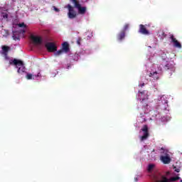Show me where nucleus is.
Masks as SVG:
<instances>
[{
    "label": "nucleus",
    "instance_id": "1",
    "mask_svg": "<svg viewBox=\"0 0 182 182\" xmlns=\"http://www.w3.org/2000/svg\"><path fill=\"white\" fill-rule=\"evenodd\" d=\"M171 173L170 171L166 172L165 174H159L157 176H155L154 181L155 182H173L177 181V180H180V176L176 177H168Z\"/></svg>",
    "mask_w": 182,
    "mask_h": 182
},
{
    "label": "nucleus",
    "instance_id": "2",
    "mask_svg": "<svg viewBox=\"0 0 182 182\" xmlns=\"http://www.w3.org/2000/svg\"><path fill=\"white\" fill-rule=\"evenodd\" d=\"M10 65H14L16 68H18V66H20L17 70L18 73H25V71L26 70V68H25V64H23V61L21 60L14 58V60L10 61Z\"/></svg>",
    "mask_w": 182,
    "mask_h": 182
},
{
    "label": "nucleus",
    "instance_id": "3",
    "mask_svg": "<svg viewBox=\"0 0 182 182\" xmlns=\"http://www.w3.org/2000/svg\"><path fill=\"white\" fill-rule=\"evenodd\" d=\"M163 70L164 72H168V75L171 76L174 72H176V67L174 64L171 62H168L165 65H162Z\"/></svg>",
    "mask_w": 182,
    "mask_h": 182
},
{
    "label": "nucleus",
    "instance_id": "4",
    "mask_svg": "<svg viewBox=\"0 0 182 182\" xmlns=\"http://www.w3.org/2000/svg\"><path fill=\"white\" fill-rule=\"evenodd\" d=\"M73 4H74L75 8H77L78 9L79 14H81V15H83L86 14V7H82L80 5V3H79V1L77 0H70Z\"/></svg>",
    "mask_w": 182,
    "mask_h": 182
},
{
    "label": "nucleus",
    "instance_id": "5",
    "mask_svg": "<svg viewBox=\"0 0 182 182\" xmlns=\"http://www.w3.org/2000/svg\"><path fill=\"white\" fill-rule=\"evenodd\" d=\"M141 132H143L144 134L141 136V141H144V140H147L149 139V136L150 134L149 133V126L146 124L144 125L141 129Z\"/></svg>",
    "mask_w": 182,
    "mask_h": 182
},
{
    "label": "nucleus",
    "instance_id": "6",
    "mask_svg": "<svg viewBox=\"0 0 182 182\" xmlns=\"http://www.w3.org/2000/svg\"><path fill=\"white\" fill-rule=\"evenodd\" d=\"M65 8H68V18H70V19H74V18L76 16V11H75L73 6H72L70 4H68Z\"/></svg>",
    "mask_w": 182,
    "mask_h": 182
},
{
    "label": "nucleus",
    "instance_id": "7",
    "mask_svg": "<svg viewBox=\"0 0 182 182\" xmlns=\"http://www.w3.org/2000/svg\"><path fill=\"white\" fill-rule=\"evenodd\" d=\"M48 52H56V50H58V47L56 46V45H55V43H52V42H48L47 43H46L45 45Z\"/></svg>",
    "mask_w": 182,
    "mask_h": 182
},
{
    "label": "nucleus",
    "instance_id": "8",
    "mask_svg": "<svg viewBox=\"0 0 182 182\" xmlns=\"http://www.w3.org/2000/svg\"><path fill=\"white\" fill-rule=\"evenodd\" d=\"M169 39H171V43H173L174 48H178V49H181L182 46L181 43H179L178 41L176 38H174V35L171 34L169 36Z\"/></svg>",
    "mask_w": 182,
    "mask_h": 182
},
{
    "label": "nucleus",
    "instance_id": "9",
    "mask_svg": "<svg viewBox=\"0 0 182 182\" xmlns=\"http://www.w3.org/2000/svg\"><path fill=\"white\" fill-rule=\"evenodd\" d=\"M161 161L164 163V164H170L171 163V158H170V154L166 153L165 155H162L160 157Z\"/></svg>",
    "mask_w": 182,
    "mask_h": 182
},
{
    "label": "nucleus",
    "instance_id": "10",
    "mask_svg": "<svg viewBox=\"0 0 182 182\" xmlns=\"http://www.w3.org/2000/svg\"><path fill=\"white\" fill-rule=\"evenodd\" d=\"M139 33H141L142 35H150V32L146 28V26L143 24L139 25Z\"/></svg>",
    "mask_w": 182,
    "mask_h": 182
},
{
    "label": "nucleus",
    "instance_id": "11",
    "mask_svg": "<svg viewBox=\"0 0 182 182\" xmlns=\"http://www.w3.org/2000/svg\"><path fill=\"white\" fill-rule=\"evenodd\" d=\"M31 40L33 41V42H34L37 45L42 44V38H41L39 36H31Z\"/></svg>",
    "mask_w": 182,
    "mask_h": 182
},
{
    "label": "nucleus",
    "instance_id": "12",
    "mask_svg": "<svg viewBox=\"0 0 182 182\" xmlns=\"http://www.w3.org/2000/svg\"><path fill=\"white\" fill-rule=\"evenodd\" d=\"M126 37V32L124 31H121L119 33L117 36V41H123Z\"/></svg>",
    "mask_w": 182,
    "mask_h": 182
},
{
    "label": "nucleus",
    "instance_id": "13",
    "mask_svg": "<svg viewBox=\"0 0 182 182\" xmlns=\"http://www.w3.org/2000/svg\"><path fill=\"white\" fill-rule=\"evenodd\" d=\"M40 76H41L40 73H38L37 75H32L31 73H27L26 77V79H28V80H31L32 79L35 80V78L39 77Z\"/></svg>",
    "mask_w": 182,
    "mask_h": 182
},
{
    "label": "nucleus",
    "instance_id": "14",
    "mask_svg": "<svg viewBox=\"0 0 182 182\" xmlns=\"http://www.w3.org/2000/svg\"><path fill=\"white\" fill-rule=\"evenodd\" d=\"M62 50L65 53H68V52H69L70 48H69V43H68V42H64L62 44Z\"/></svg>",
    "mask_w": 182,
    "mask_h": 182
},
{
    "label": "nucleus",
    "instance_id": "15",
    "mask_svg": "<svg viewBox=\"0 0 182 182\" xmlns=\"http://www.w3.org/2000/svg\"><path fill=\"white\" fill-rule=\"evenodd\" d=\"M159 37L162 41L167 36V34H166V33L164 32V30H160L159 31Z\"/></svg>",
    "mask_w": 182,
    "mask_h": 182
},
{
    "label": "nucleus",
    "instance_id": "16",
    "mask_svg": "<svg viewBox=\"0 0 182 182\" xmlns=\"http://www.w3.org/2000/svg\"><path fill=\"white\" fill-rule=\"evenodd\" d=\"M1 33L4 38H8V36H9V31L6 29H3Z\"/></svg>",
    "mask_w": 182,
    "mask_h": 182
},
{
    "label": "nucleus",
    "instance_id": "17",
    "mask_svg": "<svg viewBox=\"0 0 182 182\" xmlns=\"http://www.w3.org/2000/svg\"><path fill=\"white\" fill-rule=\"evenodd\" d=\"M1 48L3 50V55H5V53H8L10 49L9 46H3Z\"/></svg>",
    "mask_w": 182,
    "mask_h": 182
},
{
    "label": "nucleus",
    "instance_id": "18",
    "mask_svg": "<svg viewBox=\"0 0 182 182\" xmlns=\"http://www.w3.org/2000/svg\"><path fill=\"white\" fill-rule=\"evenodd\" d=\"M161 100L163 105H167L168 103V101L167 100V97H166L164 96H162L161 97Z\"/></svg>",
    "mask_w": 182,
    "mask_h": 182
},
{
    "label": "nucleus",
    "instance_id": "19",
    "mask_svg": "<svg viewBox=\"0 0 182 182\" xmlns=\"http://www.w3.org/2000/svg\"><path fill=\"white\" fill-rule=\"evenodd\" d=\"M4 55V59L9 63V65H11V60H11V58L8 56V53H5V54Z\"/></svg>",
    "mask_w": 182,
    "mask_h": 182
},
{
    "label": "nucleus",
    "instance_id": "20",
    "mask_svg": "<svg viewBox=\"0 0 182 182\" xmlns=\"http://www.w3.org/2000/svg\"><path fill=\"white\" fill-rule=\"evenodd\" d=\"M156 75H157V72L156 71H155L154 73H151L149 74V77H154V79H159L158 77H156Z\"/></svg>",
    "mask_w": 182,
    "mask_h": 182
},
{
    "label": "nucleus",
    "instance_id": "21",
    "mask_svg": "<svg viewBox=\"0 0 182 182\" xmlns=\"http://www.w3.org/2000/svg\"><path fill=\"white\" fill-rule=\"evenodd\" d=\"M63 50H58L55 53V56H59V55H62V53H63Z\"/></svg>",
    "mask_w": 182,
    "mask_h": 182
},
{
    "label": "nucleus",
    "instance_id": "22",
    "mask_svg": "<svg viewBox=\"0 0 182 182\" xmlns=\"http://www.w3.org/2000/svg\"><path fill=\"white\" fill-rule=\"evenodd\" d=\"M153 168H154V164H149L148 166V171H151Z\"/></svg>",
    "mask_w": 182,
    "mask_h": 182
},
{
    "label": "nucleus",
    "instance_id": "23",
    "mask_svg": "<svg viewBox=\"0 0 182 182\" xmlns=\"http://www.w3.org/2000/svg\"><path fill=\"white\" fill-rule=\"evenodd\" d=\"M19 28H26L25 23H18Z\"/></svg>",
    "mask_w": 182,
    "mask_h": 182
},
{
    "label": "nucleus",
    "instance_id": "24",
    "mask_svg": "<svg viewBox=\"0 0 182 182\" xmlns=\"http://www.w3.org/2000/svg\"><path fill=\"white\" fill-rule=\"evenodd\" d=\"M128 29H129V24H125L124 26V29L122 31L126 32Z\"/></svg>",
    "mask_w": 182,
    "mask_h": 182
},
{
    "label": "nucleus",
    "instance_id": "25",
    "mask_svg": "<svg viewBox=\"0 0 182 182\" xmlns=\"http://www.w3.org/2000/svg\"><path fill=\"white\" fill-rule=\"evenodd\" d=\"M13 39H14V41H19L20 40L19 36H15V34H13Z\"/></svg>",
    "mask_w": 182,
    "mask_h": 182
},
{
    "label": "nucleus",
    "instance_id": "26",
    "mask_svg": "<svg viewBox=\"0 0 182 182\" xmlns=\"http://www.w3.org/2000/svg\"><path fill=\"white\" fill-rule=\"evenodd\" d=\"M1 15L4 19H8V14L1 13Z\"/></svg>",
    "mask_w": 182,
    "mask_h": 182
},
{
    "label": "nucleus",
    "instance_id": "27",
    "mask_svg": "<svg viewBox=\"0 0 182 182\" xmlns=\"http://www.w3.org/2000/svg\"><path fill=\"white\" fill-rule=\"evenodd\" d=\"M80 42H82V38H78V39L77 40V45L80 46Z\"/></svg>",
    "mask_w": 182,
    "mask_h": 182
},
{
    "label": "nucleus",
    "instance_id": "28",
    "mask_svg": "<svg viewBox=\"0 0 182 182\" xmlns=\"http://www.w3.org/2000/svg\"><path fill=\"white\" fill-rule=\"evenodd\" d=\"M54 11H55V12H60V10H59V9L56 8V6H53Z\"/></svg>",
    "mask_w": 182,
    "mask_h": 182
},
{
    "label": "nucleus",
    "instance_id": "29",
    "mask_svg": "<svg viewBox=\"0 0 182 182\" xmlns=\"http://www.w3.org/2000/svg\"><path fill=\"white\" fill-rule=\"evenodd\" d=\"M173 168L176 173H180V168H177L176 167H174Z\"/></svg>",
    "mask_w": 182,
    "mask_h": 182
},
{
    "label": "nucleus",
    "instance_id": "30",
    "mask_svg": "<svg viewBox=\"0 0 182 182\" xmlns=\"http://www.w3.org/2000/svg\"><path fill=\"white\" fill-rule=\"evenodd\" d=\"M159 70H161H161H163V68H162L161 66H159Z\"/></svg>",
    "mask_w": 182,
    "mask_h": 182
},
{
    "label": "nucleus",
    "instance_id": "31",
    "mask_svg": "<svg viewBox=\"0 0 182 182\" xmlns=\"http://www.w3.org/2000/svg\"><path fill=\"white\" fill-rule=\"evenodd\" d=\"M25 32H26V31L22 30V33H25Z\"/></svg>",
    "mask_w": 182,
    "mask_h": 182
},
{
    "label": "nucleus",
    "instance_id": "32",
    "mask_svg": "<svg viewBox=\"0 0 182 182\" xmlns=\"http://www.w3.org/2000/svg\"><path fill=\"white\" fill-rule=\"evenodd\" d=\"M143 86H144V83H142V84L141 85V87H143Z\"/></svg>",
    "mask_w": 182,
    "mask_h": 182
},
{
    "label": "nucleus",
    "instance_id": "33",
    "mask_svg": "<svg viewBox=\"0 0 182 182\" xmlns=\"http://www.w3.org/2000/svg\"><path fill=\"white\" fill-rule=\"evenodd\" d=\"M139 93H141V95L144 94V92H139Z\"/></svg>",
    "mask_w": 182,
    "mask_h": 182
},
{
    "label": "nucleus",
    "instance_id": "34",
    "mask_svg": "<svg viewBox=\"0 0 182 182\" xmlns=\"http://www.w3.org/2000/svg\"><path fill=\"white\" fill-rule=\"evenodd\" d=\"M142 102H144V99H142Z\"/></svg>",
    "mask_w": 182,
    "mask_h": 182
},
{
    "label": "nucleus",
    "instance_id": "35",
    "mask_svg": "<svg viewBox=\"0 0 182 182\" xmlns=\"http://www.w3.org/2000/svg\"><path fill=\"white\" fill-rule=\"evenodd\" d=\"M180 182H182V180H181V181Z\"/></svg>",
    "mask_w": 182,
    "mask_h": 182
}]
</instances>
